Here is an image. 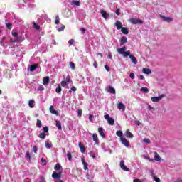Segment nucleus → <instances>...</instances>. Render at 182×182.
<instances>
[{
	"label": "nucleus",
	"mask_w": 182,
	"mask_h": 182,
	"mask_svg": "<svg viewBox=\"0 0 182 182\" xmlns=\"http://www.w3.org/2000/svg\"><path fill=\"white\" fill-rule=\"evenodd\" d=\"M0 44L1 45V46H5V37H4L0 41Z\"/></svg>",
	"instance_id": "obj_44"
},
{
	"label": "nucleus",
	"mask_w": 182,
	"mask_h": 182,
	"mask_svg": "<svg viewBox=\"0 0 182 182\" xmlns=\"http://www.w3.org/2000/svg\"><path fill=\"white\" fill-rule=\"evenodd\" d=\"M120 141L122 144H124L125 147H129L130 146V142L129 140L126 139V138L121 137Z\"/></svg>",
	"instance_id": "obj_7"
},
{
	"label": "nucleus",
	"mask_w": 182,
	"mask_h": 182,
	"mask_svg": "<svg viewBox=\"0 0 182 182\" xmlns=\"http://www.w3.org/2000/svg\"><path fill=\"white\" fill-rule=\"evenodd\" d=\"M93 117H94V116L92 115V114L89 115V120H90V122H93Z\"/></svg>",
	"instance_id": "obj_59"
},
{
	"label": "nucleus",
	"mask_w": 182,
	"mask_h": 182,
	"mask_svg": "<svg viewBox=\"0 0 182 182\" xmlns=\"http://www.w3.org/2000/svg\"><path fill=\"white\" fill-rule=\"evenodd\" d=\"M125 136L127 139H132L133 137V134L130 132L129 129L126 131Z\"/></svg>",
	"instance_id": "obj_23"
},
{
	"label": "nucleus",
	"mask_w": 182,
	"mask_h": 182,
	"mask_svg": "<svg viewBox=\"0 0 182 182\" xmlns=\"http://www.w3.org/2000/svg\"><path fill=\"white\" fill-rule=\"evenodd\" d=\"M55 126L58 130H62V123H60V121H55Z\"/></svg>",
	"instance_id": "obj_29"
},
{
	"label": "nucleus",
	"mask_w": 182,
	"mask_h": 182,
	"mask_svg": "<svg viewBox=\"0 0 182 182\" xmlns=\"http://www.w3.org/2000/svg\"><path fill=\"white\" fill-rule=\"evenodd\" d=\"M70 4L71 5H75V6H80V2L79 1L73 0Z\"/></svg>",
	"instance_id": "obj_30"
},
{
	"label": "nucleus",
	"mask_w": 182,
	"mask_h": 182,
	"mask_svg": "<svg viewBox=\"0 0 182 182\" xmlns=\"http://www.w3.org/2000/svg\"><path fill=\"white\" fill-rule=\"evenodd\" d=\"M56 29L58 32H62V31H65V26L62 24H57Z\"/></svg>",
	"instance_id": "obj_16"
},
{
	"label": "nucleus",
	"mask_w": 182,
	"mask_h": 182,
	"mask_svg": "<svg viewBox=\"0 0 182 182\" xmlns=\"http://www.w3.org/2000/svg\"><path fill=\"white\" fill-rule=\"evenodd\" d=\"M11 26H12V23H6V28H7V29H11Z\"/></svg>",
	"instance_id": "obj_46"
},
{
	"label": "nucleus",
	"mask_w": 182,
	"mask_h": 182,
	"mask_svg": "<svg viewBox=\"0 0 182 182\" xmlns=\"http://www.w3.org/2000/svg\"><path fill=\"white\" fill-rule=\"evenodd\" d=\"M56 93H61L62 87H60V85H59L55 89Z\"/></svg>",
	"instance_id": "obj_41"
},
{
	"label": "nucleus",
	"mask_w": 182,
	"mask_h": 182,
	"mask_svg": "<svg viewBox=\"0 0 182 182\" xmlns=\"http://www.w3.org/2000/svg\"><path fill=\"white\" fill-rule=\"evenodd\" d=\"M38 92H43L45 90V87H43V85H40L37 89Z\"/></svg>",
	"instance_id": "obj_42"
},
{
	"label": "nucleus",
	"mask_w": 182,
	"mask_h": 182,
	"mask_svg": "<svg viewBox=\"0 0 182 182\" xmlns=\"http://www.w3.org/2000/svg\"><path fill=\"white\" fill-rule=\"evenodd\" d=\"M119 166H120V168H122V170H124V171H130V169L129 168H127L126 166H124V160L120 161Z\"/></svg>",
	"instance_id": "obj_9"
},
{
	"label": "nucleus",
	"mask_w": 182,
	"mask_h": 182,
	"mask_svg": "<svg viewBox=\"0 0 182 182\" xmlns=\"http://www.w3.org/2000/svg\"><path fill=\"white\" fill-rule=\"evenodd\" d=\"M116 134L118 136V137H120V140L122 139V137H123V132L120 130L117 131Z\"/></svg>",
	"instance_id": "obj_32"
},
{
	"label": "nucleus",
	"mask_w": 182,
	"mask_h": 182,
	"mask_svg": "<svg viewBox=\"0 0 182 182\" xmlns=\"http://www.w3.org/2000/svg\"><path fill=\"white\" fill-rule=\"evenodd\" d=\"M153 181H156V182H160L161 181L160 178H157L156 176H154Z\"/></svg>",
	"instance_id": "obj_51"
},
{
	"label": "nucleus",
	"mask_w": 182,
	"mask_h": 182,
	"mask_svg": "<svg viewBox=\"0 0 182 182\" xmlns=\"http://www.w3.org/2000/svg\"><path fill=\"white\" fill-rule=\"evenodd\" d=\"M105 120H107V122L110 126H114V119L110 117L109 114H106L104 116Z\"/></svg>",
	"instance_id": "obj_3"
},
{
	"label": "nucleus",
	"mask_w": 182,
	"mask_h": 182,
	"mask_svg": "<svg viewBox=\"0 0 182 182\" xmlns=\"http://www.w3.org/2000/svg\"><path fill=\"white\" fill-rule=\"evenodd\" d=\"M12 35L15 39L14 41L11 40V42H21V37L18 36V33L16 31H12Z\"/></svg>",
	"instance_id": "obj_8"
},
{
	"label": "nucleus",
	"mask_w": 182,
	"mask_h": 182,
	"mask_svg": "<svg viewBox=\"0 0 182 182\" xmlns=\"http://www.w3.org/2000/svg\"><path fill=\"white\" fill-rule=\"evenodd\" d=\"M140 80H144V76L143 75H139Z\"/></svg>",
	"instance_id": "obj_63"
},
{
	"label": "nucleus",
	"mask_w": 182,
	"mask_h": 182,
	"mask_svg": "<svg viewBox=\"0 0 182 182\" xmlns=\"http://www.w3.org/2000/svg\"><path fill=\"white\" fill-rule=\"evenodd\" d=\"M41 163H42L43 166H46V159L42 158Z\"/></svg>",
	"instance_id": "obj_50"
},
{
	"label": "nucleus",
	"mask_w": 182,
	"mask_h": 182,
	"mask_svg": "<svg viewBox=\"0 0 182 182\" xmlns=\"http://www.w3.org/2000/svg\"><path fill=\"white\" fill-rule=\"evenodd\" d=\"M129 77H130L131 79H134V77H135L134 73H131L129 74Z\"/></svg>",
	"instance_id": "obj_57"
},
{
	"label": "nucleus",
	"mask_w": 182,
	"mask_h": 182,
	"mask_svg": "<svg viewBox=\"0 0 182 182\" xmlns=\"http://www.w3.org/2000/svg\"><path fill=\"white\" fill-rule=\"evenodd\" d=\"M164 94H161L158 97H152L151 98V102H160V100H161V99H163V97H164Z\"/></svg>",
	"instance_id": "obj_6"
},
{
	"label": "nucleus",
	"mask_w": 182,
	"mask_h": 182,
	"mask_svg": "<svg viewBox=\"0 0 182 182\" xmlns=\"http://www.w3.org/2000/svg\"><path fill=\"white\" fill-rule=\"evenodd\" d=\"M149 173H150V176L152 177V178H154V177H156V175L154 174V171L150 170V171H149Z\"/></svg>",
	"instance_id": "obj_43"
},
{
	"label": "nucleus",
	"mask_w": 182,
	"mask_h": 182,
	"mask_svg": "<svg viewBox=\"0 0 182 182\" xmlns=\"http://www.w3.org/2000/svg\"><path fill=\"white\" fill-rule=\"evenodd\" d=\"M160 18L161 19H163V21H164V22H171V21H173V18H171L170 17H166V16H161V15H160Z\"/></svg>",
	"instance_id": "obj_17"
},
{
	"label": "nucleus",
	"mask_w": 182,
	"mask_h": 182,
	"mask_svg": "<svg viewBox=\"0 0 182 182\" xmlns=\"http://www.w3.org/2000/svg\"><path fill=\"white\" fill-rule=\"evenodd\" d=\"M54 170H55V171H59L60 170H62V166H60V164H57L54 167Z\"/></svg>",
	"instance_id": "obj_31"
},
{
	"label": "nucleus",
	"mask_w": 182,
	"mask_h": 182,
	"mask_svg": "<svg viewBox=\"0 0 182 182\" xmlns=\"http://www.w3.org/2000/svg\"><path fill=\"white\" fill-rule=\"evenodd\" d=\"M105 91L107 93H111L112 95H116V89H114V87H113L112 86H108V87H105Z\"/></svg>",
	"instance_id": "obj_4"
},
{
	"label": "nucleus",
	"mask_w": 182,
	"mask_h": 182,
	"mask_svg": "<svg viewBox=\"0 0 182 182\" xmlns=\"http://www.w3.org/2000/svg\"><path fill=\"white\" fill-rule=\"evenodd\" d=\"M70 68L72 69V70H75V69H76V67L75 65V63L70 62Z\"/></svg>",
	"instance_id": "obj_40"
},
{
	"label": "nucleus",
	"mask_w": 182,
	"mask_h": 182,
	"mask_svg": "<svg viewBox=\"0 0 182 182\" xmlns=\"http://www.w3.org/2000/svg\"><path fill=\"white\" fill-rule=\"evenodd\" d=\"M135 124H136V126H140V124H141V122H140V121H135Z\"/></svg>",
	"instance_id": "obj_61"
},
{
	"label": "nucleus",
	"mask_w": 182,
	"mask_h": 182,
	"mask_svg": "<svg viewBox=\"0 0 182 182\" xmlns=\"http://www.w3.org/2000/svg\"><path fill=\"white\" fill-rule=\"evenodd\" d=\"M89 154H90V156L92 159H96V154H95V151H90V153H89Z\"/></svg>",
	"instance_id": "obj_36"
},
{
	"label": "nucleus",
	"mask_w": 182,
	"mask_h": 182,
	"mask_svg": "<svg viewBox=\"0 0 182 182\" xmlns=\"http://www.w3.org/2000/svg\"><path fill=\"white\" fill-rule=\"evenodd\" d=\"M38 68H39V65L33 64L30 65V72H35V70H36V69H38Z\"/></svg>",
	"instance_id": "obj_12"
},
{
	"label": "nucleus",
	"mask_w": 182,
	"mask_h": 182,
	"mask_svg": "<svg viewBox=\"0 0 182 182\" xmlns=\"http://www.w3.org/2000/svg\"><path fill=\"white\" fill-rule=\"evenodd\" d=\"M26 160L30 161L31 156V154L29 153V151L26 153Z\"/></svg>",
	"instance_id": "obj_39"
},
{
	"label": "nucleus",
	"mask_w": 182,
	"mask_h": 182,
	"mask_svg": "<svg viewBox=\"0 0 182 182\" xmlns=\"http://www.w3.org/2000/svg\"><path fill=\"white\" fill-rule=\"evenodd\" d=\"M98 133L102 139H106V135L105 134V129L103 127H99L98 128Z\"/></svg>",
	"instance_id": "obj_10"
},
{
	"label": "nucleus",
	"mask_w": 182,
	"mask_h": 182,
	"mask_svg": "<svg viewBox=\"0 0 182 182\" xmlns=\"http://www.w3.org/2000/svg\"><path fill=\"white\" fill-rule=\"evenodd\" d=\"M82 33H85L86 32V28H82L80 29Z\"/></svg>",
	"instance_id": "obj_62"
},
{
	"label": "nucleus",
	"mask_w": 182,
	"mask_h": 182,
	"mask_svg": "<svg viewBox=\"0 0 182 182\" xmlns=\"http://www.w3.org/2000/svg\"><path fill=\"white\" fill-rule=\"evenodd\" d=\"M100 14L104 19H107V18L109 16V14H107V12H106L105 10H101Z\"/></svg>",
	"instance_id": "obj_13"
},
{
	"label": "nucleus",
	"mask_w": 182,
	"mask_h": 182,
	"mask_svg": "<svg viewBox=\"0 0 182 182\" xmlns=\"http://www.w3.org/2000/svg\"><path fill=\"white\" fill-rule=\"evenodd\" d=\"M33 153H37L38 152V147L36 146H33Z\"/></svg>",
	"instance_id": "obj_53"
},
{
	"label": "nucleus",
	"mask_w": 182,
	"mask_h": 182,
	"mask_svg": "<svg viewBox=\"0 0 182 182\" xmlns=\"http://www.w3.org/2000/svg\"><path fill=\"white\" fill-rule=\"evenodd\" d=\"M115 13L117 14V15H120V9H117Z\"/></svg>",
	"instance_id": "obj_60"
},
{
	"label": "nucleus",
	"mask_w": 182,
	"mask_h": 182,
	"mask_svg": "<svg viewBox=\"0 0 182 182\" xmlns=\"http://www.w3.org/2000/svg\"><path fill=\"white\" fill-rule=\"evenodd\" d=\"M46 149H52V143H50V141H46Z\"/></svg>",
	"instance_id": "obj_34"
},
{
	"label": "nucleus",
	"mask_w": 182,
	"mask_h": 182,
	"mask_svg": "<svg viewBox=\"0 0 182 182\" xmlns=\"http://www.w3.org/2000/svg\"><path fill=\"white\" fill-rule=\"evenodd\" d=\"M133 182H141V181L140 179H134Z\"/></svg>",
	"instance_id": "obj_64"
},
{
	"label": "nucleus",
	"mask_w": 182,
	"mask_h": 182,
	"mask_svg": "<svg viewBox=\"0 0 182 182\" xmlns=\"http://www.w3.org/2000/svg\"><path fill=\"white\" fill-rule=\"evenodd\" d=\"M67 157H68V160H72V154H70V152H68L67 154Z\"/></svg>",
	"instance_id": "obj_49"
},
{
	"label": "nucleus",
	"mask_w": 182,
	"mask_h": 182,
	"mask_svg": "<svg viewBox=\"0 0 182 182\" xmlns=\"http://www.w3.org/2000/svg\"><path fill=\"white\" fill-rule=\"evenodd\" d=\"M69 83H72V79H70V77H67L65 80L61 81L60 85L62 86V87H65V89H69V86H68V85H69Z\"/></svg>",
	"instance_id": "obj_2"
},
{
	"label": "nucleus",
	"mask_w": 182,
	"mask_h": 182,
	"mask_svg": "<svg viewBox=\"0 0 182 182\" xmlns=\"http://www.w3.org/2000/svg\"><path fill=\"white\" fill-rule=\"evenodd\" d=\"M128 56H129V58H130L132 63H134V65H137V59L136 58V57H134V55L129 54V55H128Z\"/></svg>",
	"instance_id": "obj_21"
},
{
	"label": "nucleus",
	"mask_w": 182,
	"mask_h": 182,
	"mask_svg": "<svg viewBox=\"0 0 182 182\" xmlns=\"http://www.w3.org/2000/svg\"><path fill=\"white\" fill-rule=\"evenodd\" d=\"M127 50V48H126V46H124L121 48H118L117 51L119 55H123L124 58H127V56H130V50L126 51Z\"/></svg>",
	"instance_id": "obj_1"
},
{
	"label": "nucleus",
	"mask_w": 182,
	"mask_h": 182,
	"mask_svg": "<svg viewBox=\"0 0 182 182\" xmlns=\"http://www.w3.org/2000/svg\"><path fill=\"white\" fill-rule=\"evenodd\" d=\"M68 43H69L70 46H72V45H73V43H75V40L74 39L69 40Z\"/></svg>",
	"instance_id": "obj_48"
},
{
	"label": "nucleus",
	"mask_w": 182,
	"mask_h": 182,
	"mask_svg": "<svg viewBox=\"0 0 182 182\" xmlns=\"http://www.w3.org/2000/svg\"><path fill=\"white\" fill-rule=\"evenodd\" d=\"M50 112L52 114H56L58 115V111H56L54 108H53V106H50Z\"/></svg>",
	"instance_id": "obj_28"
},
{
	"label": "nucleus",
	"mask_w": 182,
	"mask_h": 182,
	"mask_svg": "<svg viewBox=\"0 0 182 182\" xmlns=\"http://www.w3.org/2000/svg\"><path fill=\"white\" fill-rule=\"evenodd\" d=\"M36 127H38V129H41V127H42V122H41L40 119H37Z\"/></svg>",
	"instance_id": "obj_38"
},
{
	"label": "nucleus",
	"mask_w": 182,
	"mask_h": 182,
	"mask_svg": "<svg viewBox=\"0 0 182 182\" xmlns=\"http://www.w3.org/2000/svg\"><path fill=\"white\" fill-rule=\"evenodd\" d=\"M117 109L118 110H122V112H124V110H126V106H124V104H123V102H119L117 105Z\"/></svg>",
	"instance_id": "obj_11"
},
{
	"label": "nucleus",
	"mask_w": 182,
	"mask_h": 182,
	"mask_svg": "<svg viewBox=\"0 0 182 182\" xmlns=\"http://www.w3.org/2000/svg\"><path fill=\"white\" fill-rule=\"evenodd\" d=\"M33 28L36 31H41V26H39L38 23L36 22H33Z\"/></svg>",
	"instance_id": "obj_24"
},
{
	"label": "nucleus",
	"mask_w": 182,
	"mask_h": 182,
	"mask_svg": "<svg viewBox=\"0 0 182 182\" xmlns=\"http://www.w3.org/2000/svg\"><path fill=\"white\" fill-rule=\"evenodd\" d=\"M28 107L31 109H33V107H35V100L31 99L28 101Z\"/></svg>",
	"instance_id": "obj_18"
},
{
	"label": "nucleus",
	"mask_w": 182,
	"mask_h": 182,
	"mask_svg": "<svg viewBox=\"0 0 182 182\" xmlns=\"http://www.w3.org/2000/svg\"><path fill=\"white\" fill-rule=\"evenodd\" d=\"M43 85L48 86L49 85V76H46L43 79Z\"/></svg>",
	"instance_id": "obj_15"
},
{
	"label": "nucleus",
	"mask_w": 182,
	"mask_h": 182,
	"mask_svg": "<svg viewBox=\"0 0 182 182\" xmlns=\"http://www.w3.org/2000/svg\"><path fill=\"white\" fill-rule=\"evenodd\" d=\"M77 113L78 117H82V109H78Z\"/></svg>",
	"instance_id": "obj_56"
},
{
	"label": "nucleus",
	"mask_w": 182,
	"mask_h": 182,
	"mask_svg": "<svg viewBox=\"0 0 182 182\" xmlns=\"http://www.w3.org/2000/svg\"><path fill=\"white\" fill-rule=\"evenodd\" d=\"M71 88L70 90L68 91L69 93H72V92H76V90H77V89H76V87L73 85H70Z\"/></svg>",
	"instance_id": "obj_37"
},
{
	"label": "nucleus",
	"mask_w": 182,
	"mask_h": 182,
	"mask_svg": "<svg viewBox=\"0 0 182 182\" xmlns=\"http://www.w3.org/2000/svg\"><path fill=\"white\" fill-rule=\"evenodd\" d=\"M154 159H155L156 161H160V156L155 155Z\"/></svg>",
	"instance_id": "obj_54"
},
{
	"label": "nucleus",
	"mask_w": 182,
	"mask_h": 182,
	"mask_svg": "<svg viewBox=\"0 0 182 182\" xmlns=\"http://www.w3.org/2000/svg\"><path fill=\"white\" fill-rule=\"evenodd\" d=\"M121 32H122L124 35H129V29L126 27H122L121 28Z\"/></svg>",
	"instance_id": "obj_26"
},
{
	"label": "nucleus",
	"mask_w": 182,
	"mask_h": 182,
	"mask_svg": "<svg viewBox=\"0 0 182 182\" xmlns=\"http://www.w3.org/2000/svg\"><path fill=\"white\" fill-rule=\"evenodd\" d=\"M82 163L84 166V170L86 171V170H89V168H88V166L89 164H87V162L85 161V159H82Z\"/></svg>",
	"instance_id": "obj_25"
},
{
	"label": "nucleus",
	"mask_w": 182,
	"mask_h": 182,
	"mask_svg": "<svg viewBox=\"0 0 182 182\" xmlns=\"http://www.w3.org/2000/svg\"><path fill=\"white\" fill-rule=\"evenodd\" d=\"M43 132H45V133H48V132H49V127H43Z\"/></svg>",
	"instance_id": "obj_55"
},
{
	"label": "nucleus",
	"mask_w": 182,
	"mask_h": 182,
	"mask_svg": "<svg viewBox=\"0 0 182 182\" xmlns=\"http://www.w3.org/2000/svg\"><path fill=\"white\" fill-rule=\"evenodd\" d=\"M107 59H112V53L111 52L108 53V55H107Z\"/></svg>",
	"instance_id": "obj_58"
},
{
	"label": "nucleus",
	"mask_w": 182,
	"mask_h": 182,
	"mask_svg": "<svg viewBox=\"0 0 182 182\" xmlns=\"http://www.w3.org/2000/svg\"><path fill=\"white\" fill-rule=\"evenodd\" d=\"M40 139H46V133L42 132L38 135Z\"/></svg>",
	"instance_id": "obj_35"
},
{
	"label": "nucleus",
	"mask_w": 182,
	"mask_h": 182,
	"mask_svg": "<svg viewBox=\"0 0 182 182\" xmlns=\"http://www.w3.org/2000/svg\"><path fill=\"white\" fill-rule=\"evenodd\" d=\"M131 23L133 25H141L143 24V21L137 18H131L130 19Z\"/></svg>",
	"instance_id": "obj_5"
},
{
	"label": "nucleus",
	"mask_w": 182,
	"mask_h": 182,
	"mask_svg": "<svg viewBox=\"0 0 182 182\" xmlns=\"http://www.w3.org/2000/svg\"><path fill=\"white\" fill-rule=\"evenodd\" d=\"M144 143H146V144H150V140L147 138L144 139Z\"/></svg>",
	"instance_id": "obj_47"
},
{
	"label": "nucleus",
	"mask_w": 182,
	"mask_h": 182,
	"mask_svg": "<svg viewBox=\"0 0 182 182\" xmlns=\"http://www.w3.org/2000/svg\"><path fill=\"white\" fill-rule=\"evenodd\" d=\"M141 92H144V93H149V88L146 87H143L140 90Z\"/></svg>",
	"instance_id": "obj_33"
},
{
	"label": "nucleus",
	"mask_w": 182,
	"mask_h": 182,
	"mask_svg": "<svg viewBox=\"0 0 182 182\" xmlns=\"http://www.w3.org/2000/svg\"><path fill=\"white\" fill-rule=\"evenodd\" d=\"M92 139L95 144H99V138L97 137V134H92Z\"/></svg>",
	"instance_id": "obj_19"
},
{
	"label": "nucleus",
	"mask_w": 182,
	"mask_h": 182,
	"mask_svg": "<svg viewBox=\"0 0 182 182\" xmlns=\"http://www.w3.org/2000/svg\"><path fill=\"white\" fill-rule=\"evenodd\" d=\"M78 146L80 148V150L81 153H85L86 151V148L85 147V145L82 144L80 142L78 144Z\"/></svg>",
	"instance_id": "obj_22"
},
{
	"label": "nucleus",
	"mask_w": 182,
	"mask_h": 182,
	"mask_svg": "<svg viewBox=\"0 0 182 182\" xmlns=\"http://www.w3.org/2000/svg\"><path fill=\"white\" fill-rule=\"evenodd\" d=\"M55 25L59 24V16H56L55 20Z\"/></svg>",
	"instance_id": "obj_45"
},
{
	"label": "nucleus",
	"mask_w": 182,
	"mask_h": 182,
	"mask_svg": "<svg viewBox=\"0 0 182 182\" xmlns=\"http://www.w3.org/2000/svg\"><path fill=\"white\" fill-rule=\"evenodd\" d=\"M104 68L107 72H110V68L107 65H105Z\"/></svg>",
	"instance_id": "obj_52"
},
{
	"label": "nucleus",
	"mask_w": 182,
	"mask_h": 182,
	"mask_svg": "<svg viewBox=\"0 0 182 182\" xmlns=\"http://www.w3.org/2000/svg\"><path fill=\"white\" fill-rule=\"evenodd\" d=\"M127 43V37L126 36H122L120 39V46H123L124 43Z\"/></svg>",
	"instance_id": "obj_14"
},
{
	"label": "nucleus",
	"mask_w": 182,
	"mask_h": 182,
	"mask_svg": "<svg viewBox=\"0 0 182 182\" xmlns=\"http://www.w3.org/2000/svg\"><path fill=\"white\" fill-rule=\"evenodd\" d=\"M142 71L143 73H145V75H151V70L149 68H143Z\"/></svg>",
	"instance_id": "obj_27"
},
{
	"label": "nucleus",
	"mask_w": 182,
	"mask_h": 182,
	"mask_svg": "<svg viewBox=\"0 0 182 182\" xmlns=\"http://www.w3.org/2000/svg\"><path fill=\"white\" fill-rule=\"evenodd\" d=\"M115 26L117 27V30H120L123 28V25L122 24V23L119 21H117L115 22Z\"/></svg>",
	"instance_id": "obj_20"
}]
</instances>
